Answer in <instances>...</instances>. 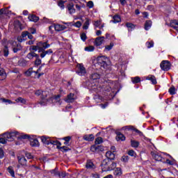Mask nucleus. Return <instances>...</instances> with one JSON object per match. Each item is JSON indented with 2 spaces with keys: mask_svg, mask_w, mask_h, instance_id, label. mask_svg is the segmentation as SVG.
<instances>
[{
  "mask_svg": "<svg viewBox=\"0 0 178 178\" xmlns=\"http://www.w3.org/2000/svg\"><path fill=\"white\" fill-rule=\"evenodd\" d=\"M81 39L82 40V41L85 42L86 40H87V35L84 33H82L81 34Z\"/></svg>",
  "mask_w": 178,
  "mask_h": 178,
  "instance_id": "57",
  "label": "nucleus"
},
{
  "mask_svg": "<svg viewBox=\"0 0 178 178\" xmlns=\"http://www.w3.org/2000/svg\"><path fill=\"white\" fill-rule=\"evenodd\" d=\"M41 141L43 143V144H46V145H49L51 139L47 136H42Z\"/></svg>",
  "mask_w": 178,
  "mask_h": 178,
  "instance_id": "21",
  "label": "nucleus"
},
{
  "mask_svg": "<svg viewBox=\"0 0 178 178\" xmlns=\"http://www.w3.org/2000/svg\"><path fill=\"white\" fill-rule=\"evenodd\" d=\"M31 147H38V145H40V142L37 139H31Z\"/></svg>",
  "mask_w": 178,
  "mask_h": 178,
  "instance_id": "29",
  "label": "nucleus"
},
{
  "mask_svg": "<svg viewBox=\"0 0 178 178\" xmlns=\"http://www.w3.org/2000/svg\"><path fill=\"white\" fill-rule=\"evenodd\" d=\"M163 155H165V153L152 152V158H154V159L158 162H162Z\"/></svg>",
  "mask_w": 178,
  "mask_h": 178,
  "instance_id": "6",
  "label": "nucleus"
},
{
  "mask_svg": "<svg viewBox=\"0 0 178 178\" xmlns=\"http://www.w3.org/2000/svg\"><path fill=\"white\" fill-rule=\"evenodd\" d=\"M25 155L28 159H33V155L31 153H26Z\"/></svg>",
  "mask_w": 178,
  "mask_h": 178,
  "instance_id": "64",
  "label": "nucleus"
},
{
  "mask_svg": "<svg viewBox=\"0 0 178 178\" xmlns=\"http://www.w3.org/2000/svg\"><path fill=\"white\" fill-rule=\"evenodd\" d=\"M66 29H67V27L63 24H57L54 25V29L56 31H63V30H66Z\"/></svg>",
  "mask_w": 178,
  "mask_h": 178,
  "instance_id": "16",
  "label": "nucleus"
},
{
  "mask_svg": "<svg viewBox=\"0 0 178 178\" xmlns=\"http://www.w3.org/2000/svg\"><path fill=\"white\" fill-rule=\"evenodd\" d=\"M18 162L22 166H26L27 165V160L24 156H17Z\"/></svg>",
  "mask_w": 178,
  "mask_h": 178,
  "instance_id": "13",
  "label": "nucleus"
},
{
  "mask_svg": "<svg viewBox=\"0 0 178 178\" xmlns=\"http://www.w3.org/2000/svg\"><path fill=\"white\" fill-rule=\"evenodd\" d=\"M35 65H36L37 66H39V65H41V59H40V57L36 58V60L35 61Z\"/></svg>",
  "mask_w": 178,
  "mask_h": 178,
  "instance_id": "59",
  "label": "nucleus"
},
{
  "mask_svg": "<svg viewBox=\"0 0 178 178\" xmlns=\"http://www.w3.org/2000/svg\"><path fill=\"white\" fill-rule=\"evenodd\" d=\"M51 54H54V51L51 49H49L47 51L43 50L40 54V58H45L47 55H51Z\"/></svg>",
  "mask_w": 178,
  "mask_h": 178,
  "instance_id": "17",
  "label": "nucleus"
},
{
  "mask_svg": "<svg viewBox=\"0 0 178 178\" xmlns=\"http://www.w3.org/2000/svg\"><path fill=\"white\" fill-rule=\"evenodd\" d=\"M105 41V37L101 36L97 37L95 39L94 44L96 45V47H99L102 45V43Z\"/></svg>",
  "mask_w": 178,
  "mask_h": 178,
  "instance_id": "10",
  "label": "nucleus"
},
{
  "mask_svg": "<svg viewBox=\"0 0 178 178\" xmlns=\"http://www.w3.org/2000/svg\"><path fill=\"white\" fill-rule=\"evenodd\" d=\"M74 27H77V29H80L81 27V22L80 21H78L72 24Z\"/></svg>",
  "mask_w": 178,
  "mask_h": 178,
  "instance_id": "55",
  "label": "nucleus"
},
{
  "mask_svg": "<svg viewBox=\"0 0 178 178\" xmlns=\"http://www.w3.org/2000/svg\"><path fill=\"white\" fill-rule=\"evenodd\" d=\"M126 26L128 29V30H133V29H134L136 26H134V24H131V23H127Z\"/></svg>",
  "mask_w": 178,
  "mask_h": 178,
  "instance_id": "50",
  "label": "nucleus"
},
{
  "mask_svg": "<svg viewBox=\"0 0 178 178\" xmlns=\"http://www.w3.org/2000/svg\"><path fill=\"white\" fill-rule=\"evenodd\" d=\"M131 81L134 83V84H137L141 81V79L139 76H135L131 78Z\"/></svg>",
  "mask_w": 178,
  "mask_h": 178,
  "instance_id": "37",
  "label": "nucleus"
},
{
  "mask_svg": "<svg viewBox=\"0 0 178 178\" xmlns=\"http://www.w3.org/2000/svg\"><path fill=\"white\" fill-rule=\"evenodd\" d=\"M29 33H30V34H35V33H37V31L35 30V29L33 28H31L29 29Z\"/></svg>",
  "mask_w": 178,
  "mask_h": 178,
  "instance_id": "61",
  "label": "nucleus"
},
{
  "mask_svg": "<svg viewBox=\"0 0 178 178\" xmlns=\"http://www.w3.org/2000/svg\"><path fill=\"white\" fill-rule=\"evenodd\" d=\"M138 145H140V143H138V141L133 140H131V146L133 148H138Z\"/></svg>",
  "mask_w": 178,
  "mask_h": 178,
  "instance_id": "33",
  "label": "nucleus"
},
{
  "mask_svg": "<svg viewBox=\"0 0 178 178\" xmlns=\"http://www.w3.org/2000/svg\"><path fill=\"white\" fill-rule=\"evenodd\" d=\"M87 6L88 8H94V3L91 1H88V3H87Z\"/></svg>",
  "mask_w": 178,
  "mask_h": 178,
  "instance_id": "60",
  "label": "nucleus"
},
{
  "mask_svg": "<svg viewBox=\"0 0 178 178\" xmlns=\"http://www.w3.org/2000/svg\"><path fill=\"white\" fill-rule=\"evenodd\" d=\"M8 172L10 173L12 177H15V170H13V167L10 166L8 168Z\"/></svg>",
  "mask_w": 178,
  "mask_h": 178,
  "instance_id": "39",
  "label": "nucleus"
},
{
  "mask_svg": "<svg viewBox=\"0 0 178 178\" xmlns=\"http://www.w3.org/2000/svg\"><path fill=\"white\" fill-rule=\"evenodd\" d=\"M102 23V20L99 19V20H97V21H95L93 22V26H95V27H100L101 24Z\"/></svg>",
  "mask_w": 178,
  "mask_h": 178,
  "instance_id": "42",
  "label": "nucleus"
},
{
  "mask_svg": "<svg viewBox=\"0 0 178 178\" xmlns=\"http://www.w3.org/2000/svg\"><path fill=\"white\" fill-rule=\"evenodd\" d=\"M113 20H111V22L113 23H120V22H122V19L120 18V16L119 15H115L113 17Z\"/></svg>",
  "mask_w": 178,
  "mask_h": 178,
  "instance_id": "30",
  "label": "nucleus"
},
{
  "mask_svg": "<svg viewBox=\"0 0 178 178\" xmlns=\"http://www.w3.org/2000/svg\"><path fill=\"white\" fill-rule=\"evenodd\" d=\"M115 168H116V163L112 161V160H109L108 172L111 170H113Z\"/></svg>",
  "mask_w": 178,
  "mask_h": 178,
  "instance_id": "24",
  "label": "nucleus"
},
{
  "mask_svg": "<svg viewBox=\"0 0 178 178\" xmlns=\"http://www.w3.org/2000/svg\"><path fill=\"white\" fill-rule=\"evenodd\" d=\"M102 143H104V140H102V138L101 137H98L97 138L95 139V144L96 145L102 144Z\"/></svg>",
  "mask_w": 178,
  "mask_h": 178,
  "instance_id": "43",
  "label": "nucleus"
},
{
  "mask_svg": "<svg viewBox=\"0 0 178 178\" xmlns=\"http://www.w3.org/2000/svg\"><path fill=\"white\" fill-rule=\"evenodd\" d=\"M26 58H28V59H33V58H40V56L34 51H31L27 54Z\"/></svg>",
  "mask_w": 178,
  "mask_h": 178,
  "instance_id": "22",
  "label": "nucleus"
},
{
  "mask_svg": "<svg viewBox=\"0 0 178 178\" xmlns=\"http://www.w3.org/2000/svg\"><path fill=\"white\" fill-rule=\"evenodd\" d=\"M50 173H51V175H54V176H58L59 172H58V168H55L54 170H50Z\"/></svg>",
  "mask_w": 178,
  "mask_h": 178,
  "instance_id": "51",
  "label": "nucleus"
},
{
  "mask_svg": "<svg viewBox=\"0 0 178 178\" xmlns=\"http://www.w3.org/2000/svg\"><path fill=\"white\" fill-rule=\"evenodd\" d=\"M47 97H49V99L48 98L46 99V101H49L50 102H52L53 104H55V102H59L60 101V96L59 95H56V96H53L51 97V95H47Z\"/></svg>",
  "mask_w": 178,
  "mask_h": 178,
  "instance_id": "8",
  "label": "nucleus"
},
{
  "mask_svg": "<svg viewBox=\"0 0 178 178\" xmlns=\"http://www.w3.org/2000/svg\"><path fill=\"white\" fill-rule=\"evenodd\" d=\"M99 79H101V75L98 73H93L90 76V80L92 83L89 85V87L96 92H99V91H106V90L101 87V84L97 82Z\"/></svg>",
  "mask_w": 178,
  "mask_h": 178,
  "instance_id": "2",
  "label": "nucleus"
},
{
  "mask_svg": "<svg viewBox=\"0 0 178 178\" xmlns=\"http://www.w3.org/2000/svg\"><path fill=\"white\" fill-rule=\"evenodd\" d=\"M105 59H106V58H103V57H102L99 59V63H101L102 66H103L104 67H106V66H107L106 61L104 60Z\"/></svg>",
  "mask_w": 178,
  "mask_h": 178,
  "instance_id": "36",
  "label": "nucleus"
},
{
  "mask_svg": "<svg viewBox=\"0 0 178 178\" xmlns=\"http://www.w3.org/2000/svg\"><path fill=\"white\" fill-rule=\"evenodd\" d=\"M169 92L171 95H175L176 94V88L174 86L170 88Z\"/></svg>",
  "mask_w": 178,
  "mask_h": 178,
  "instance_id": "49",
  "label": "nucleus"
},
{
  "mask_svg": "<svg viewBox=\"0 0 178 178\" xmlns=\"http://www.w3.org/2000/svg\"><path fill=\"white\" fill-rule=\"evenodd\" d=\"M5 156V152H3V149H0V159H2Z\"/></svg>",
  "mask_w": 178,
  "mask_h": 178,
  "instance_id": "63",
  "label": "nucleus"
},
{
  "mask_svg": "<svg viewBox=\"0 0 178 178\" xmlns=\"http://www.w3.org/2000/svg\"><path fill=\"white\" fill-rule=\"evenodd\" d=\"M117 141H124L126 140V137L124 136L122 134H118L116 137Z\"/></svg>",
  "mask_w": 178,
  "mask_h": 178,
  "instance_id": "32",
  "label": "nucleus"
},
{
  "mask_svg": "<svg viewBox=\"0 0 178 178\" xmlns=\"http://www.w3.org/2000/svg\"><path fill=\"white\" fill-rule=\"evenodd\" d=\"M106 156L108 158V161H111L112 159H115V154L113 152L108 151L106 153Z\"/></svg>",
  "mask_w": 178,
  "mask_h": 178,
  "instance_id": "23",
  "label": "nucleus"
},
{
  "mask_svg": "<svg viewBox=\"0 0 178 178\" xmlns=\"http://www.w3.org/2000/svg\"><path fill=\"white\" fill-rule=\"evenodd\" d=\"M28 19L30 22H34L35 23L38 22L40 18L37 17L35 15H30L28 17Z\"/></svg>",
  "mask_w": 178,
  "mask_h": 178,
  "instance_id": "20",
  "label": "nucleus"
},
{
  "mask_svg": "<svg viewBox=\"0 0 178 178\" xmlns=\"http://www.w3.org/2000/svg\"><path fill=\"white\" fill-rule=\"evenodd\" d=\"M90 151H92V152H102V151H104V147L101 145H92L90 147Z\"/></svg>",
  "mask_w": 178,
  "mask_h": 178,
  "instance_id": "11",
  "label": "nucleus"
},
{
  "mask_svg": "<svg viewBox=\"0 0 178 178\" xmlns=\"http://www.w3.org/2000/svg\"><path fill=\"white\" fill-rule=\"evenodd\" d=\"M90 19L86 18V22L83 24V30H88V27H90Z\"/></svg>",
  "mask_w": 178,
  "mask_h": 178,
  "instance_id": "27",
  "label": "nucleus"
},
{
  "mask_svg": "<svg viewBox=\"0 0 178 178\" xmlns=\"http://www.w3.org/2000/svg\"><path fill=\"white\" fill-rule=\"evenodd\" d=\"M76 98L74 97V94L70 93L67 96V98L65 99L66 102H73Z\"/></svg>",
  "mask_w": 178,
  "mask_h": 178,
  "instance_id": "19",
  "label": "nucleus"
},
{
  "mask_svg": "<svg viewBox=\"0 0 178 178\" xmlns=\"http://www.w3.org/2000/svg\"><path fill=\"white\" fill-rule=\"evenodd\" d=\"M94 49H95V47H94V46H89L85 47V51H87L88 52H92Z\"/></svg>",
  "mask_w": 178,
  "mask_h": 178,
  "instance_id": "47",
  "label": "nucleus"
},
{
  "mask_svg": "<svg viewBox=\"0 0 178 178\" xmlns=\"http://www.w3.org/2000/svg\"><path fill=\"white\" fill-rule=\"evenodd\" d=\"M121 161L124 163L129 162V156H123Z\"/></svg>",
  "mask_w": 178,
  "mask_h": 178,
  "instance_id": "56",
  "label": "nucleus"
},
{
  "mask_svg": "<svg viewBox=\"0 0 178 178\" xmlns=\"http://www.w3.org/2000/svg\"><path fill=\"white\" fill-rule=\"evenodd\" d=\"M161 70L168 72L170 69V62L169 60H163L160 64Z\"/></svg>",
  "mask_w": 178,
  "mask_h": 178,
  "instance_id": "5",
  "label": "nucleus"
},
{
  "mask_svg": "<svg viewBox=\"0 0 178 178\" xmlns=\"http://www.w3.org/2000/svg\"><path fill=\"white\" fill-rule=\"evenodd\" d=\"M147 80H149L150 81H152V84H156V78H155L154 76H149L147 78Z\"/></svg>",
  "mask_w": 178,
  "mask_h": 178,
  "instance_id": "34",
  "label": "nucleus"
},
{
  "mask_svg": "<svg viewBox=\"0 0 178 178\" xmlns=\"http://www.w3.org/2000/svg\"><path fill=\"white\" fill-rule=\"evenodd\" d=\"M115 44H113V42H111L109 45H106L105 47V51H111V49H112V48H113V46Z\"/></svg>",
  "mask_w": 178,
  "mask_h": 178,
  "instance_id": "46",
  "label": "nucleus"
},
{
  "mask_svg": "<svg viewBox=\"0 0 178 178\" xmlns=\"http://www.w3.org/2000/svg\"><path fill=\"white\" fill-rule=\"evenodd\" d=\"M38 47L40 49L39 52H42L44 49H47V48H49L51 45L47 42H38Z\"/></svg>",
  "mask_w": 178,
  "mask_h": 178,
  "instance_id": "9",
  "label": "nucleus"
},
{
  "mask_svg": "<svg viewBox=\"0 0 178 178\" xmlns=\"http://www.w3.org/2000/svg\"><path fill=\"white\" fill-rule=\"evenodd\" d=\"M95 136L92 134L85 135L83 136V140L86 141H94Z\"/></svg>",
  "mask_w": 178,
  "mask_h": 178,
  "instance_id": "25",
  "label": "nucleus"
},
{
  "mask_svg": "<svg viewBox=\"0 0 178 178\" xmlns=\"http://www.w3.org/2000/svg\"><path fill=\"white\" fill-rule=\"evenodd\" d=\"M86 168L87 169H94L95 166L94 165V163L92 161H88L86 163Z\"/></svg>",
  "mask_w": 178,
  "mask_h": 178,
  "instance_id": "38",
  "label": "nucleus"
},
{
  "mask_svg": "<svg viewBox=\"0 0 178 178\" xmlns=\"http://www.w3.org/2000/svg\"><path fill=\"white\" fill-rule=\"evenodd\" d=\"M60 149H61V151H63L64 152L69 151V147H67L66 146H63V147H60Z\"/></svg>",
  "mask_w": 178,
  "mask_h": 178,
  "instance_id": "62",
  "label": "nucleus"
},
{
  "mask_svg": "<svg viewBox=\"0 0 178 178\" xmlns=\"http://www.w3.org/2000/svg\"><path fill=\"white\" fill-rule=\"evenodd\" d=\"M1 54L6 57L8 56V55H9V49H8V47H4V48L1 51Z\"/></svg>",
  "mask_w": 178,
  "mask_h": 178,
  "instance_id": "28",
  "label": "nucleus"
},
{
  "mask_svg": "<svg viewBox=\"0 0 178 178\" xmlns=\"http://www.w3.org/2000/svg\"><path fill=\"white\" fill-rule=\"evenodd\" d=\"M20 49H22V46L20 44H17V47H14L13 49V52L16 53L18 51H20Z\"/></svg>",
  "mask_w": 178,
  "mask_h": 178,
  "instance_id": "54",
  "label": "nucleus"
},
{
  "mask_svg": "<svg viewBox=\"0 0 178 178\" xmlns=\"http://www.w3.org/2000/svg\"><path fill=\"white\" fill-rule=\"evenodd\" d=\"M113 175L115 177H120L123 175V171L121 168H116L114 169Z\"/></svg>",
  "mask_w": 178,
  "mask_h": 178,
  "instance_id": "15",
  "label": "nucleus"
},
{
  "mask_svg": "<svg viewBox=\"0 0 178 178\" xmlns=\"http://www.w3.org/2000/svg\"><path fill=\"white\" fill-rule=\"evenodd\" d=\"M15 101L19 103L20 102L21 104H25L26 102H27V101L26 100V99H23V97H18L17 99H15Z\"/></svg>",
  "mask_w": 178,
  "mask_h": 178,
  "instance_id": "41",
  "label": "nucleus"
},
{
  "mask_svg": "<svg viewBox=\"0 0 178 178\" xmlns=\"http://www.w3.org/2000/svg\"><path fill=\"white\" fill-rule=\"evenodd\" d=\"M170 24V26L172 27V29H175V30H177V31H178V20H172Z\"/></svg>",
  "mask_w": 178,
  "mask_h": 178,
  "instance_id": "18",
  "label": "nucleus"
},
{
  "mask_svg": "<svg viewBox=\"0 0 178 178\" xmlns=\"http://www.w3.org/2000/svg\"><path fill=\"white\" fill-rule=\"evenodd\" d=\"M27 140L29 138L27 134H20L17 131L6 132L0 136V144H6L8 141H13L15 138Z\"/></svg>",
  "mask_w": 178,
  "mask_h": 178,
  "instance_id": "1",
  "label": "nucleus"
},
{
  "mask_svg": "<svg viewBox=\"0 0 178 178\" xmlns=\"http://www.w3.org/2000/svg\"><path fill=\"white\" fill-rule=\"evenodd\" d=\"M146 47L147 48H152L154 47V41L147 42Z\"/></svg>",
  "mask_w": 178,
  "mask_h": 178,
  "instance_id": "52",
  "label": "nucleus"
},
{
  "mask_svg": "<svg viewBox=\"0 0 178 178\" xmlns=\"http://www.w3.org/2000/svg\"><path fill=\"white\" fill-rule=\"evenodd\" d=\"M29 35V31H24L22 34V38H17V40L19 42H22L23 40H26V37H27Z\"/></svg>",
  "mask_w": 178,
  "mask_h": 178,
  "instance_id": "26",
  "label": "nucleus"
},
{
  "mask_svg": "<svg viewBox=\"0 0 178 178\" xmlns=\"http://www.w3.org/2000/svg\"><path fill=\"white\" fill-rule=\"evenodd\" d=\"M67 9L70 15H73V13H76V9H74V4H73L72 3H70L67 6Z\"/></svg>",
  "mask_w": 178,
  "mask_h": 178,
  "instance_id": "14",
  "label": "nucleus"
},
{
  "mask_svg": "<svg viewBox=\"0 0 178 178\" xmlns=\"http://www.w3.org/2000/svg\"><path fill=\"white\" fill-rule=\"evenodd\" d=\"M151 26H152V22L147 21L145 24V30H149L151 29Z\"/></svg>",
  "mask_w": 178,
  "mask_h": 178,
  "instance_id": "35",
  "label": "nucleus"
},
{
  "mask_svg": "<svg viewBox=\"0 0 178 178\" xmlns=\"http://www.w3.org/2000/svg\"><path fill=\"white\" fill-rule=\"evenodd\" d=\"M13 63L14 65H18V66H24L23 62H24V60L19 59V57H15L12 59Z\"/></svg>",
  "mask_w": 178,
  "mask_h": 178,
  "instance_id": "12",
  "label": "nucleus"
},
{
  "mask_svg": "<svg viewBox=\"0 0 178 178\" xmlns=\"http://www.w3.org/2000/svg\"><path fill=\"white\" fill-rule=\"evenodd\" d=\"M6 79V73L3 69L0 70V80H5Z\"/></svg>",
  "mask_w": 178,
  "mask_h": 178,
  "instance_id": "31",
  "label": "nucleus"
},
{
  "mask_svg": "<svg viewBox=\"0 0 178 178\" xmlns=\"http://www.w3.org/2000/svg\"><path fill=\"white\" fill-rule=\"evenodd\" d=\"M109 159H104L102 162V172H109Z\"/></svg>",
  "mask_w": 178,
  "mask_h": 178,
  "instance_id": "7",
  "label": "nucleus"
},
{
  "mask_svg": "<svg viewBox=\"0 0 178 178\" xmlns=\"http://www.w3.org/2000/svg\"><path fill=\"white\" fill-rule=\"evenodd\" d=\"M128 155H129V156H134V158H136V156H137V154H136V152L132 149L128 152Z\"/></svg>",
  "mask_w": 178,
  "mask_h": 178,
  "instance_id": "48",
  "label": "nucleus"
},
{
  "mask_svg": "<svg viewBox=\"0 0 178 178\" xmlns=\"http://www.w3.org/2000/svg\"><path fill=\"white\" fill-rule=\"evenodd\" d=\"M86 73L87 72L83 64L76 65V74H79V76H85Z\"/></svg>",
  "mask_w": 178,
  "mask_h": 178,
  "instance_id": "4",
  "label": "nucleus"
},
{
  "mask_svg": "<svg viewBox=\"0 0 178 178\" xmlns=\"http://www.w3.org/2000/svg\"><path fill=\"white\" fill-rule=\"evenodd\" d=\"M58 5L59 8H60V9H62V10H63V9H65V1L60 0L58 2Z\"/></svg>",
  "mask_w": 178,
  "mask_h": 178,
  "instance_id": "44",
  "label": "nucleus"
},
{
  "mask_svg": "<svg viewBox=\"0 0 178 178\" xmlns=\"http://www.w3.org/2000/svg\"><path fill=\"white\" fill-rule=\"evenodd\" d=\"M33 73H35V74H37V72H33V68H29L26 72L25 74L26 76H31V74H33Z\"/></svg>",
  "mask_w": 178,
  "mask_h": 178,
  "instance_id": "40",
  "label": "nucleus"
},
{
  "mask_svg": "<svg viewBox=\"0 0 178 178\" xmlns=\"http://www.w3.org/2000/svg\"><path fill=\"white\" fill-rule=\"evenodd\" d=\"M30 49L32 51H40V47H38V43L37 44L36 46H31Z\"/></svg>",
  "mask_w": 178,
  "mask_h": 178,
  "instance_id": "53",
  "label": "nucleus"
},
{
  "mask_svg": "<svg viewBox=\"0 0 178 178\" xmlns=\"http://www.w3.org/2000/svg\"><path fill=\"white\" fill-rule=\"evenodd\" d=\"M58 177H60V178H65V177H66V172H58Z\"/></svg>",
  "mask_w": 178,
  "mask_h": 178,
  "instance_id": "58",
  "label": "nucleus"
},
{
  "mask_svg": "<svg viewBox=\"0 0 178 178\" xmlns=\"http://www.w3.org/2000/svg\"><path fill=\"white\" fill-rule=\"evenodd\" d=\"M35 94L38 96H40L42 94L43 99L40 102H39V104H40L42 106L47 105L45 102L47 101V98H48V95H49V92H42V90H36L35 92Z\"/></svg>",
  "mask_w": 178,
  "mask_h": 178,
  "instance_id": "3",
  "label": "nucleus"
},
{
  "mask_svg": "<svg viewBox=\"0 0 178 178\" xmlns=\"http://www.w3.org/2000/svg\"><path fill=\"white\" fill-rule=\"evenodd\" d=\"M50 144H52L53 145H57V147L62 145V143H60V142L58 140H50Z\"/></svg>",
  "mask_w": 178,
  "mask_h": 178,
  "instance_id": "45",
  "label": "nucleus"
}]
</instances>
